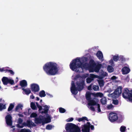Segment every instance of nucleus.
Here are the masks:
<instances>
[{"instance_id": "f257e3e1", "label": "nucleus", "mask_w": 132, "mask_h": 132, "mask_svg": "<svg viewBox=\"0 0 132 132\" xmlns=\"http://www.w3.org/2000/svg\"><path fill=\"white\" fill-rule=\"evenodd\" d=\"M86 60L85 57L82 58H77L73 60L71 62L70 66V69L73 71L78 72H82L84 69H88L90 72H98L101 67V64L98 63L96 65L95 64L94 61L90 60L89 64H83L82 61Z\"/></svg>"}, {"instance_id": "f03ea898", "label": "nucleus", "mask_w": 132, "mask_h": 132, "mask_svg": "<svg viewBox=\"0 0 132 132\" xmlns=\"http://www.w3.org/2000/svg\"><path fill=\"white\" fill-rule=\"evenodd\" d=\"M88 76V74H85L83 75L82 77H80L78 75L74 79L77 81L76 82L77 86L76 87L74 81H72L71 84V90L72 94L76 95L78 93L77 90H81L83 89L84 84V79Z\"/></svg>"}, {"instance_id": "7ed1b4c3", "label": "nucleus", "mask_w": 132, "mask_h": 132, "mask_svg": "<svg viewBox=\"0 0 132 132\" xmlns=\"http://www.w3.org/2000/svg\"><path fill=\"white\" fill-rule=\"evenodd\" d=\"M43 69L46 73L49 75H56L59 70L56 64L53 62L46 63L43 66Z\"/></svg>"}, {"instance_id": "20e7f679", "label": "nucleus", "mask_w": 132, "mask_h": 132, "mask_svg": "<svg viewBox=\"0 0 132 132\" xmlns=\"http://www.w3.org/2000/svg\"><path fill=\"white\" fill-rule=\"evenodd\" d=\"M46 118H44L42 116H40L38 118L35 119V122L36 123H38L45 122L47 123L50 122L51 121L50 116L48 114H46Z\"/></svg>"}, {"instance_id": "39448f33", "label": "nucleus", "mask_w": 132, "mask_h": 132, "mask_svg": "<svg viewBox=\"0 0 132 132\" xmlns=\"http://www.w3.org/2000/svg\"><path fill=\"white\" fill-rule=\"evenodd\" d=\"M122 95L124 98H128L130 101L132 102V90L129 91L128 89H125Z\"/></svg>"}, {"instance_id": "423d86ee", "label": "nucleus", "mask_w": 132, "mask_h": 132, "mask_svg": "<svg viewBox=\"0 0 132 132\" xmlns=\"http://www.w3.org/2000/svg\"><path fill=\"white\" fill-rule=\"evenodd\" d=\"M122 89V87L119 86L116 90L114 93L109 94L108 95L109 97H117L121 93Z\"/></svg>"}, {"instance_id": "0eeeda50", "label": "nucleus", "mask_w": 132, "mask_h": 132, "mask_svg": "<svg viewBox=\"0 0 132 132\" xmlns=\"http://www.w3.org/2000/svg\"><path fill=\"white\" fill-rule=\"evenodd\" d=\"M79 128L78 127L75 125L74 124L71 123H68L67 124L65 129L68 131L73 132L76 130L77 128Z\"/></svg>"}, {"instance_id": "6e6552de", "label": "nucleus", "mask_w": 132, "mask_h": 132, "mask_svg": "<svg viewBox=\"0 0 132 132\" xmlns=\"http://www.w3.org/2000/svg\"><path fill=\"white\" fill-rule=\"evenodd\" d=\"M36 104L39 109V110L40 112H41L42 113H47L50 107L49 106L45 105L43 106V108L42 109V106L39 105L37 103H36Z\"/></svg>"}, {"instance_id": "1a4fd4ad", "label": "nucleus", "mask_w": 132, "mask_h": 132, "mask_svg": "<svg viewBox=\"0 0 132 132\" xmlns=\"http://www.w3.org/2000/svg\"><path fill=\"white\" fill-rule=\"evenodd\" d=\"M118 118L117 114L111 112L109 115V119L111 122L115 121L117 120Z\"/></svg>"}, {"instance_id": "9d476101", "label": "nucleus", "mask_w": 132, "mask_h": 132, "mask_svg": "<svg viewBox=\"0 0 132 132\" xmlns=\"http://www.w3.org/2000/svg\"><path fill=\"white\" fill-rule=\"evenodd\" d=\"M97 78L100 79V76L93 74H90L89 75V77L88 78L86 79V82L87 83H89L93 81L94 79Z\"/></svg>"}, {"instance_id": "9b49d317", "label": "nucleus", "mask_w": 132, "mask_h": 132, "mask_svg": "<svg viewBox=\"0 0 132 132\" xmlns=\"http://www.w3.org/2000/svg\"><path fill=\"white\" fill-rule=\"evenodd\" d=\"M2 81L4 85H7L8 83L11 84H13L14 83V81L13 80L8 79L6 77H4L2 79Z\"/></svg>"}, {"instance_id": "f8f14e48", "label": "nucleus", "mask_w": 132, "mask_h": 132, "mask_svg": "<svg viewBox=\"0 0 132 132\" xmlns=\"http://www.w3.org/2000/svg\"><path fill=\"white\" fill-rule=\"evenodd\" d=\"M96 104V102L94 100H92L89 101L88 107L91 110L94 111L95 109L93 105H95Z\"/></svg>"}, {"instance_id": "ddd939ff", "label": "nucleus", "mask_w": 132, "mask_h": 132, "mask_svg": "<svg viewBox=\"0 0 132 132\" xmlns=\"http://www.w3.org/2000/svg\"><path fill=\"white\" fill-rule=\"evenodd\" d=\"M90 123L87 122V124L83 126L82 131L83 132H89Z\"/></svg>"}, {"instance_id": "4468645a", "label": "nucleus", "mask_w": 132, "mask_h": 132, "mask_svg": "<svg viewBox=\"0 0 132 132\" xmlns=\"http://www.w3.org/2000/svg\"><path fill=\"white\" fill-rule=\"evenodd\" d=\"M6 123L8 125L11 126L12 125V117L11 115L8 114L6 116L5 118Z\"/></svg>"}, {"instance_id": "2eb2a0df", "label": "nucleus", "mask_w": 132, "mask_h": 132, "mask_svg": "<svg viewBox=\"0 0 132 132\" xmlns=\"http://www.w3.org/2000/svg\"><path fill=\"white\" fill-rule=\"evenodd\" d=\"M31 87L32 91L34 92L38 91L39 89L38 85L35 84H32L31 85Z\"/></svg>"}, {"instance_id": "dca6fc26", "label": "nucleus", "mask_w": 132, "mask_h": 132, "mask_svg": "<svg viewBox=\"0 0 132 132\" xmlns=\"http://www.w3.org/2000/svg\"><path fill=\"white\" fill-rule=\"evenodd\" d=\"M96 56L98 58L102 61L104 60L103 54L102 52L100 51H98L97 53Z\"/></svg>"}, {"instance_id": "f3484780", "label": "nucleus", "mask_w": 132, "mask_h": 132, "mask_svg": "<svg viewBox=\"0 0 132 132\" xmlns=\"http://www.w3.org/2000/svg\"><path fill=\"white\" fill-rule=\"evenodd\" d=\"M6 109L5 104L4 103V100H0V111H1L2 110Z\"/></svg>"}, {"instance_id": "a211bd4d", "label": "nucleus", "mask_w": 132, "mask_h": 132, "mask_svg": "<svg viewBox=\"0 0 132 132\" xmlns=\"http://www.w3.org/2000/svg\"><path fill=\"white\" fill-rule=\"evenodd\" d=\"M122 71L123 74L126 75L129 73L130 70L128 67H125L122 69Z\"/></svg>"}, {"instance_id": "6ab92c4d", "label": "nucleus", "mask_w": 132, "mask_h": 132, "mask_svg": "<svg viewBox=\"0 0 132 132\" xmlns=\"http://www.w3.org/2000/svg\"><path fill=\"white\" fill-rule=\"evenodd\" d=\"M23 121L22 120L21 118H19L18 121V123H19L16 125L17 127L19 128H23L24 126L26 125V123H23L22 125H20V124H21Z\"/></svg>"}, {"instance_id": "aec40b11", "label": "nucleus", "mask_w": 132, "mask_h": 132, "mask_svg": "<svg viewBox=\"0 0 132 132\" xmlns=\"http://www.w3.org/2000/svg\"><path fill=\"white\" fill-rule=\"evenodd\" d=\"M23 107V105L22 104H18L15 108V110L17 111H20V110H22Z\"/></svg>"}, {"instance_id": "412c9836", "label": "nucleus", "mask_w": 132, "mask_h": 132, "mask_svg": "<svg viewBox=\"0 0 132 132\" xmlns=\"http://www.w3.org/2000/svg\"><path fill=\"white\" fill-rule=\"evenodd\" d=\"M76 120L79 122L81 121H84L85 120H87V121H88L87 118L85 117H82V118H76Z\"/></svg>"}, {"instance_id": "4be33fe9", "label": "nucleus", "mask_w": 132, "mask_h": 132, "mask_svg": "<svg viewBox=\"0 0 132 132\" xmlns=\"http://www.w3.org/2000/svg\"><path fill=\"white\" fill-rule=\"evenodd\" d=\"M20 84L22 87H26L27 85V82L25 80H23L20 82Z\"/></svg>"}, {"instance_id": "5701e85b", "label": "nucleus", "mask_w": 132, "mask_h": 132, "mask_svg": "<svg viewBox=\"0 0 132 132\" xmlns=\"http://www.w3.org/2000/svg\"><path fill=\"white\" fill-rule=\"evenodd\" d=\"M91 93H90L89 92H87L86 93V98L87 100H89L91 99V95H92Z\"/></svg>"}, {"instance_id": "b1692460", "label": "nucleus", "mask_w": 132, "mask_h": 132, "mask_svg": "<svg viewBox=\"0 0 132 132\" xmlns=\"http://www.w3.org/2000/svg\"><path fill=\"white\" fill-rule=\"evenodd\" d=\"M22 90L27 95H28L31 92L30 89L28 88L25 89L23 88Z\"/></svg>"}, {"instance_id": "393cba45", "label": "nucleus", "mask_w": 132, "mask_h": 132, "mask_svg": "<svg viewBox=\"0 0 132 132\" xmlns=\"http://www.w3.org/2000/svg\"><path fill=\"white\" fill-rule=\"evenodd\" d=\"M101 103L103 105H105L106 104V99L105 97H104L102 98L101 100Z\"/></svg>"}, {"instance_id": "a878e982", "label": "nucleus", "mask_w": 132, "mask_h": 132, "mask_svg": "<svg viewBox=\"0 0 132 132\" xmlns=\"http://www.w3.org/2000/svg\"><path fill=\"white\" fill-rule=\"evenodd\" d=\"M27 125L29 126H35V125L34 123L32 122L31 121L28 120L27 121Z\"/></svg>"}, {"instance_id": "bb28decb", "label": "nucleus", "mask_w": 132, "mask_h": 132, "mask_svg": "<svg viewBox=\"0 0 132 132\" xmlns=\"http://www.w3.org/2000/svg\"><path fill=\"white\" fill-rule=\"evenodd\" d=\"M98 81L100 87H103L104 85V82L102 80H98Z\"/></svg>"}, {"instance_id": "cd10ccee", "label": "nucleus", "mask_w": 132, "mask_h": 132, "mask_svg": "<svg viewBox=\"0 0 132 132\" xmlns=\"http://www.w3.org/2000/svg\"><path fill=\"white\" fill-rule=\"evenodd\" d=\"M107 70L109 72H111L113 71L114 69L112 67L109 65L107 67Z\"/></svg>"}, {"instance_id": "c85d7f7f", "label": "nucleus", "mask_w": 132, "mask_h": 132, "mask_svg": "<svg viewBox=\"0 0 132 132\" xmlns=\"http://www.w3.org/2000/svg\"><path fill=\"white\" fill-rule=\"evenodd\" d=\"M93 89L95 91H97L99 90V86L95 85L93 86Z\"/></svg>"}, {"instance_id": "c756f323", "label": "nucleus", "mask_w": 132, "mask_h": 132, "mask_svg": "<svg viewBox=\"0 0 132 132\" xmlns=\"http://www.w3.org/2000/svg\"><path fill=\"white\" fill-rule=\"evenodd\" d=\"M122 56H120L119 57H121ZM119 57L118 55L114 56L113 57V60L114 61H117L119 60Z\"/></svg>"}, {"instance_id": "7c9ffc66", "label": "nucleus", "mask_w": 132, "mask_h": 132, "mask_svg": "<svg viewBox=\"0 0 132 132\" xmlns=\"http://www.w3.org/2000/svg\"><path fill=\"white\" fill-rule=\"evenodd\" d=\"M39 96L41 97H44L45 96V92L44 90H42L40 92Z\"/></svg>"}, {"instance_id": "2f4dec72", "label": "nucleus", "mask_w": 132, "mask_h": 132, "mask_svg": "<svg viewBox=\"0 0 132 132\" xmlns=\"http://www.w3.org/2000/svg\"><path fill=\"white\" fill-rule=\"evenodd\" d=\"M30 106L31 108L33 110H35L37 108L35 105V104L33 102H31L30 104Z\"/></svg>"}, {"instance_id": "473e14b6", "label": "nucleus", "mask_w": 132, "mask_h": 132, "mask_svg": "<svg viewBox=\"0 0 132 132\" xmlns=\"http://www.w3.org/2000/svg\"><path fill=\"white\" fill-rule=\"evenodd\" d=\"M126 130V128L124 126H122L120 128V131L121 132H125Z\"/></svg>"}, {"instance_id": "72a5a7b5", "label": "nucleus", "mask_w": 132, "mask_h": 132, "mask_svg": "<svg viewBox=\"0 0 132 132\" xmlns=\"http://www.w3.org/2000/svg\"><path fill=\"white\" fill-rule=\"evenodd\" d=\"M106 108L110 110L113 108V106L112 104H110L108 105L107 106Z\"/></svg>"}, {"instance_id": "f704fd0d", "label": "nucleus", "mask_w": 132, "mask_h": 132, "mask_svg": "<svg viewBox=\"0 0 132 132\" xmlns=\"http://www.w3.org/2000/svg\"><path fill=\"white\" fill-rule=\"evenodd\" d=\"M14 107V105L13 104H10L8 109V111H10Z\"/></svg>"}, {"instance_id": "c9c22d12", "label": "nucleus", "mask_w": 132, "mask_h": 132, "mask_svg": "<svg viewBox=\"0 0 132 132\" xmlns=\"http://www.w3.org/2000/svg\"><path fill=\"white\" fill-rule=\"evenodd\" d=\"M107 75V74L106 72L103 71L101 73V78H103L105 76H106Z\"/></svg>"}, {"instance_id": "e433bc0d", "label": "nucleus", "mask_w": 132, "mask_h": 132, "mask_svg": "<svg viewBox=\"0 0 132 132\" xmlns=\"http://www.w3.org/2000/svg\"><path fill=\"white\" fill-rule=\"evenodd\" d=\"M19 132H31L30 130L26 129H22Z\"/></svg>"}, {"instance_id": "4c0bfd02", "label": "nucleus", "mask_w": 132, "mask_h": 132, "mask_svg": "<svg viewBox=\"0 0 132 132\" xmlns=\"http://www.w3.org/2000/svg\"><path fill=\"white\" fill-rule=\"evenodd\" d=\"M59 111L61 113H63L65 111V110L64 109L60 108L59 109Z\"/></svg>"}, {"instance_id": "58836bf2", "label": "nucleus", "mask_w": 132, "mask_h": 132, "mask_svg": "<svg viewBox=\"0 0 132 132\" xmlns=\"http://www.w3.org/2000/svg\"><path fill=\"white\" fill-rule=\"evenodd\" d=\"M37 116V115L36 113H34L31 114L30 117L31 118H34L36 117Z\"/></svg>"}, {"instance_id": "ea45409f", "label": "nucleus", "mask_w": 132, "mask_h": 132, "mask_svg": "<svg viewBox=\"0 0 132 132\" xmlns=\"http://www.w3.org/2000/svg\"><path fill=\"white\" fill-rule=\"evenodd\" d=\"M52 128V126L51 125H48L46 126V128L48 130H50Z\"/></svg>"}, {"instance_id": "a19ab883", "label": "nucleus", "mask_w": 132, "mask_h": 132, "mask_svg": "<svg viewBox=\"0 0 132 132\" xmlns=\"http://www.w3.org/2000/svg\"><path fill=\"white\" fill-rule=\"evenodd\" d=\"M113 103L115 105H117L118 103V101L117 100H113Z\"/></svg>"}, {"instance_id": "79ce46f5", "label": "nucleus", "mask_w": 132, "mask_h": 132, "mask_svg": "<svg viewBox=\"0 0 132 132\" xmlns=\"http://www.w3.org/2000/svg\"><path fill=\"white\" fill-rule=\"evenodd\" d=\"M96 106H97L98 112H100L101 111V110L100 108V105L98 104H97Z\"/></svg>"}, {"instance_id": "37998d69", "label": "nucleus", "mask_w": 132, "mask_h": 132, "mask_svg": "<svg viewBox=\"0 0 132 132\" xmlns=\"http://www.w3.org/2000/svg\"><path fill=\"white\" fill-rule=\"evenodd\" d=\"M103 96V94L101 93H98V97H102Z\"/></svg>"}, {"instance_id": "c03bdc74", "label": "nucleus", "mask_w": 132, "mask_h": 132, "mask_svg": "<svg viewBox=\"0 0 132 132\" xmlns=\"http://www.w3.org/2000/svg\"><path fill=\"white\" fill-rule=\"evenodd\" d=\"M92 95L95 97H98V93H92Z\"/></svg>"}, {"instance_id": "a18cd8bd", "label": "nucleus", "mask_w": 132, "mask_h": 132, "mask_svg": "<svg viewBox=\"0 0 132 132\" xmlns=\"http://www.w3.org/2000/svg\"><path fill=\"white\" fill-rule=\"evenodd\" d=\"M73 120V119L72 118H69L66 120L67 122H69L72 121Z\"/></svg>"}, {"instance_id": "49530a36", "label": "nucleus", "mask_w": 132, "mask_h": 132, "mask_svg": "<svg viewBox=\"0 0 132 132\" xmlns=\"http://www.w3.org/2000/svg\"><path fill=\"white\" fill-rule=\"evenodd\" d=\"M92 84H91L88 87L87 89L88 90H91L92 89Z\"/></svg>"}, {"instance_id": "de8ad7c7", "label": "nucleus", "mask_w": 132, "mask_h": 132, "mask_svg": "<svg viewBox=\"0 0 132 132\" xmlns=\"http://www.w3.org/2000/svg\"><path fill=\"white\" fill-rule=\"evenodd\" d=\"M109 63L110 64H111L112 66L114 65L113 61L112 59L111 60L109 61Z\"/></svg>"}, {"instance_id": "09e8293b", "label": "nucleus", "mask_w": 132, "mask_h": 132, "mask_svg": "<svg viewBox=\"0 0 132 132\" xmlns=\"http://www.w3.org/2000/svg\"><path fill=\"white\" fill-rule=\"evenodd\" d=\"M7 71L10 73L11 74L13 75L14 74V72L13 71L11 70H8Z\"/></svg>"}, {"instance_id": "8fccbe9b", "label": "nucleus", "mask_w": 132, "mask_h": 132, "mask_svg": "<svg viewBox=\"0 0 132 132\" xmlns=\"http://www.w3.org/2000/svg\"><path fill=\"white\" fill-rule=\"evenodd\" d=\"M73 132H80V130L79 128H77V130L74 131Z\"/></svg>"}, {"instance_id": "3c124183", "label": "nucleus", "mask_w": 132, "mask_h": 132, "mask_svg": "<svg viewBox=\"0 0 132 132\" xmlns=\"http://www.w3.org/2000/svg\"><path fill=\"white\" fill-rule=\"evenodd\" d=\"M117 78L115 76H113L111 77V79L112 80L116 79Z\"/></svg>"}, {"instance_id": "603ef678", "label": "nucleus", "mask_w": 132, "mask_h": 132, "mask_svg": "<svg viewBox=\"0 0 132 132\" xmlns=\"http://www.w3.org/2000/svg\"><path fill=\"white\" fill-rule=\"evenodd\" d=\"M112 91V90L111 89H109L107 90V92L108 93H110Z\"/></svg>"}, {"instance_id": "864d4df0", "label": "nucleus", "mask_w": 132, "mask_h": 132, "mask_svg": "<svg viewBox=\"0 0 132 132\" xmlns=\"http://www.w3.org/2000/svg\"><path fill=\"white\" fill-rule=\"evenodd\" d=\"M30 98L32 99H33L35 97L33 95H32L30 96Z\"/></svg>"}, {"instance_id": "5fc2aeb1", "label": "nucleus", "mask_w": 132, "mask_h": 132, "mask_svg": "<svg viewBox=\"0 0 132 132\" xmlns=\"http://www.w3.org/2000/svg\"><path fill=\"white\" fill-rule=\"evenodd\" d=\"M90 127L91 129L92 130L93 129H94V127L93 125L91 126Z\"/></svg>"}, {"instance_id": "6e6d98bb", "label": "nucleus", "mask_w": 132, "mask_h": 132, "mask_svg": "<svg viewBox=\"0 0 132 132\" xmlns=\"http://www.w3.org/2000/svg\"><path fill=\"white\" fill-rule=\"evenodd\" d=\"M36 98L37 100L38 101V100H39V97H36Z\"/></svg>"}, {"instance_id": "4d7b16f0", "label": "nucleus", "mask_w": 132, "mask_h": 132, "mask_svg": "<svg viewBox=\"0 0 132 132\" xmlns=\"http://www.w3.org/2000/svg\"><path fill=\"white\" fill-rule=\"evenodd\" d=\"M3 71L2 69H1L0 68V71Z\"/></svg>"}, {"instance_id": "13d9d810", "label": "nucleus", "mask_w": 132, "mask_h": 132, "mask_svg": "<svg viewBox=\"0 0 132 132\" xmlns=\"http://www.w3.org/2000/svg\"><path fill=\"white\" fill-rule=\"evenodd\" d=\"M19 116H20V117H23V116L22 115H21V114H19Z\"/></svg>"}, {"instance_id": "bf43d9fd", "label": "nucleus", "mask_w": 132, "mask_h": 132, "mask_svg": "<svg viewBox=\"0 0 132 132\" xmlns=\"http://www.w3.org/2000/svg\"><path fill=\"white\" fill-rule=\"evenodd\" d=\"M40 102H41L42 101V100H40Z\"/></svg>"}, {"instance_id": "052dcab7", "label": "nucleus", "mask_w": 132, "mask_h": 132, "mask_svg": "<svg viewBox=\"0 0 132 132\" xmlns=\"http://www.w3.org/2000/svg\"><path fill=\"white\" fill-rule=\"evenodd\" d=\"M1 87L0 86V90L1 89Z\"/></svg>"}]
</instances>
